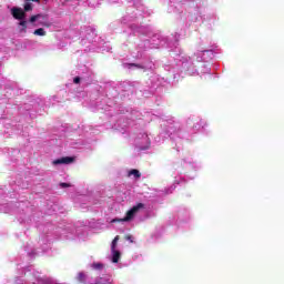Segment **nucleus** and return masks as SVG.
<instances>
[{
  "mask_svg": "<svg viewBox=\"0 0 284 284\" xmlns=\"http://www.w3.org/2000/svg\"><path fill=\"white\" fill-rule=\"evenodd\" d=\"M145 207L144 203H139L138 205L133 206L131 210H129L126 212V215L124 219H114L112 220V223H121V222H128V221H132V219H134V215L136 214V212H139L140 210H143Z\"/></svg>",
  "mask_w": 284,
  "mask_h": 284,
  "instance_id": "1",
  "label": "nucleus"
},
{
  "mask_svg": "<svg viewBox=\"0 0 284 284\" xmlns=\"http://www.w3.org/2000/svg\"><path fill=\"white\" fill-rule=\"evenodd\" d=\"M11 16L17 21H23V19H26V11H23L22 8L13 7L11 8Z\"/></svg>",
  "mask_w": 284,
  "mask_h": 284,
  "instance_id": "2",
  "label": "nucleus"
},
{
  "mask_svg": "<svg viewBox=\"0 0 284 284\" xmlns=\"http://www.w3.org/2000/svg\"><path fill=\"white\" fill-rule=\"evenodd\" d=\"M74 163V158L64 156L52 161V165H70Z\"/></svg>",
  "mask_w": 284,
  "mask_h": 284,
  "instance_id": "3",
  "label": "nucleus"
},
{
  "mask_svg": "<svg viewBox=\"0 0 284 284\" xmlns=\"http://www.w3.org/2000/svg\"><path fill=\"white\" fill-rule=\"evenodd\" d=\"M19 32L20 34H26V32H28V21L26 20H20L19 22Z\"/></svg>",
  "mask_w": 284,
  "mask_h": 284,
  "instance_id": "4",
  "label": "nucleus"
},
{
  "mask_svg": "<svg viewBox=\"0 0 284 284\" xmlns=\"http://www.w3.org/2000/svg\"><path fill=\"white\" fill-rule=\"evenodd\" d=\"M112 252V263H119L120 258H121V252L114 250L111 251Z\"/></svg>",
  "mask_w": 284,
  "mask_h": 284,
  "instance_id": "5",
  "label": "nucleus"
},
{
  "mask_svg": "<svg viewBox=\"0 0 284 284\" xmlns=\"http://www.w3.org/2000/svg\"><path fill=\"white\" fill-rule=\"evenodd\" d=\"M33 8L34 7L32 6V3L30 1H26L22 10L26 14V12H32Z\"/></svg>",
  "mask_w": 284,
  "mask_h": 284,
  "instance_id": "6",
  "label": "nucleus"
},
{
  "mask_svg": "<svg viewBox=\"0 0 284 284\" xmlns=\"http://www.w3.org/2000/svg\"><path fill=\"white\" fill-rule=\"evenodd\" d=\"M87 278H88V275H85V273L83 272L78 273L77 281L79 283H85Z\"/></svg>",
  "mask_w": 284,
  "mask_h": 284,
  "instance_id": "7",
  "label": "nucleus"
},
{
  "mask_svg": "<svg viewBox=\"0 0 284 284\" xmlns=\"http://www.w3.org/2000/svg\"><path fill=\"white\" fill-rule=\"evenodd\" d=\"M129 176H134L135 179H141V172L136 169L129 171Z\"/></svg>",
  "mask_w": 284,
  "mask_h": 284,
  "instance_id": "8",
  "label": "nucleus"
},
{
  "mask_svg": "<svg viewBox=\"0 0 284 284\" xmlns=\"http://www.w3.org/2000/svg\"><path fill=\"white\" fill-rule=\"evenodd\" d=\"M33 34H34L36 37H45V29H43V28L36 29V30L33 31Z\"/></svg>",
  "mask_w": 284,
  "mask_h": 284,
  "instance_id": "9",
  "label": "nucleus"
},
{
  "mask_svg": "<svg viewBox=\"0 0 284 284\" xmlns=\"http://www.w3.org/2000/svg\"><path fill=\"white\" fill-rule=\"evenodd\" d=\"M43 16L41 13L36 14V16H31L29 21L30 23H34L36 21H39V19H41Z\"/></svg>",
  "mask_w": 284,
  "mask_h": 284,
  "instance_id": "10",
  "label": "nucleus"
},
{
  "mask_svg": "<svg viewBox=\"0 0 284 284\" xmlns=\"http://www.w3.org/2000/svg\"><path fill=\"white\" fill-rule=\"evenodd\" d=\"M119 239H120L119 235H116V236L113 239V241H112V243H111V251L116 250V244L119 243Z\"/></svg>",
  "mask_w": 284,
  "mask_h": 284,
  "instance_id": "11",
  "label": "nucleus"
},
{
  "mask_svg": "<svg viewBox=\"0 0 284 284\" xmlns=\"http://www.w3.org/2000/svg\"><path fill=\"white\" fill-rule=\"evenodd\" d=\"M93 270H101L103 267L102 263H93L92 264Z\"/></svg>",
  "mask_w": 284,
  "mask_h": 284,
  "instance_id": "12",
  "label": "nucleus"
},
{
  "mask_svg": "<svg viewBox=\"0 0 284 284\" xmlns=\"http://www.w3.org/2000/svg\"><path fill=\"white\" fill-rule=\"evenodd\" d=\"M73 83H75V84L81 83V78H80V77H75V78L73 79Z\"/></svg>",
  "mask_w": 284,
  "mask_h": 284,
  "instance_id": "13",
  "label": "nucleus"
},
{
  "mask_svg": "<svg viewBox=\"0 0 284 284\" xmlns=\"http://www.w3.org/2000/svg\"><path fill=\"white\" fill-rule=\"evenodd\" d=\"M125 240L130 241V243H134V240H132V235H125Z\"/></svg>",
  "mask_w": 284,
  "mask_h": 284,
  "instance_id": "14",
  "label": "nucleus"
},
{
  "mask_svg": "<svg viewBox=\"0 0 284 284\" xmlns=\"http://www.w3.org/2000/svg\"><path fill=\"white\" fill-rule=\"evenodd\" d=\"M60 187H70V184L62 182V183H60Z\"/></svg>",
  "mask_w": 284,
  "mask_h": 284,
  "instance_id": "15",
  "label": "nucleus"
},
{
  "mask_svg": "<svg viewBox=\"0 0 284 284\" xmlns=\"http://www.w3.org/2000/svg\"><path fill=\"white\" fill-rule=\"evenodd\" d=\"M24 1H32L33 3H39L41 0H24Z\"/></svg>",
  "mask_w": 284,
  "mask_h": 284,
  "instance_id": "16",
  "label": "nucleus"
},
{
  "mask_svg": "<svg viewBox=\"0 0 284 284\" xmlns=\"http://www.w3.org/2000/svg\"><path fill=\"white\" fill-rule=\"evenodd\" d=\"M131 65H136V64H131Z\"/></svg>",
  "mask_w": 284,
  "mask_h": 284,
  "instance_id": "17",
  "label": "nucleus"
}]
</instances>
